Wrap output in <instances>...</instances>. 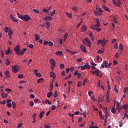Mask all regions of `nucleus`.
I'll list each match as a JSON object with an SVG mask.
<instances>
[{
    "label": "nucleus",
    "instance_id": "obj_1",
    "mask_svg": "<svg viewBox=\"0 0 128 128\" xmlns=\"http://www.w3.org/2000/svg\"><path fill=\"white\" fill-rule=\"evenodd\" d=\"M17 16L19 18L22 20H24V22H28L30 20V16L28 15H22L19 13L17 14Z\"/></svg>",
    "mask_w": 128,
    "mask_h": 128
},
{
    "label": "nucleus",
    "instance_id": "obj_2",
    "mask_svg": "<svg viewBox=\"0 0 128 128\" xmlns=\"http://www.w3.org/2000/svg\"><path fill=\"white\" fill-rule=\"evenodd\" d=\"M14 52H16V54L18 56H20V46L17 45L16 46V48H14Z\"/></svg>",
    "mask_w": 128,
    "mask_h": 128
},
{
    "label": "nucleus",
    "instance_id": "obj_3",
    "mask_svg": "<svg viewBox=\"0 0 128 128\" xmlns=\"http://www.w3.org/2000/svg\"><path fill=\"white\" fill-rule=\"evenodd\" d=\"M83 44H86L87 46H88L89 48H90L92 46V44L90 43V42L88 39L86 38H84L83 40Z\"/></svg>",
    "mask_w": 128,
    "mask_h": 128
},
{
    "label": "nucleus",
    "instance_id": "obj_4",
    "mask_svg": "<svg viewBox=\"0 0 128 128\" xmlns=\"http://www.w3.org/2000/svg\"><path fill=\"white\" fill-rule=\"evenodd\" d=\"M4 30L6 34H8V36H12V34H14V32H12V30H11L10 28H8V27L5 28Z\"/></svg>",
    "mask_w": 128,
    "mask_h": 128
},
{
    "label": "nucleus",
    "instance_id": "obj_5",
    "mask_svg": "<svg viewBox=\"0 0 128 128\" xmlns=\"http://www.w3.org/2000/svg\"><path fill=\"white\" fill-rule=\"evenodd\" d=\"M10 18L14 22H18V20H16V17L14 16V15L10 14Z\"/></svg>",
    "mask_w": 128,
    "mask_h": 128
},
{
    "label": "nucleus",
    "instance_id": "obj_6",
    "mask_svg": "<svg viewBox=\"0 0 128 128\" xmlns=\"http://www.w3.org/2000/svg\"><path fill=\"white\" fill-rule=\"evenodd\" d=\"M80 48L82 50V52H86V48H84V45H81L80 46Z\"/></svg>",
    "mask_w": 128,
    "mask_h": 128
},
{
    "label": "nucleus",
    "instance_id": "obj_7",
    "mask_svg": "<svg viewBox=\"0 0 128 128\" xmlns=\"http://www.w3.org/2000/svg\"><path fill=\"white\" fill-rule=\"evenodd\" d=\"M12 71L15 74L18 72V67H16V66H14L12 67Z\"/></svg>",
    "mask_w": 128,
    "mask_h": 128
},
{
    "label": "nucleus",
    "instance_id": "obj_8",
    "mask_svg": "<svg viewBox=\"0 0 128 128\" xmlns=\"http://www.w3.org/2000/svg\"><path fill=\"white\" fill-rule=\"evenodd\" d=\"M44 20H52V16H46L44 18Z\"/></svg>",
    "mask_w": 128,
    "mask_h": 128
},
{
    "label": "nucleus",
    "instance_id": "obj_9",
    "mask_svg": "<svg viewBox=\"0 0 128 128\" xmlns=\"http://www.w3.org/2000/svg\"><path fill=\"white\" fill-rule=\"evenodd\" d=\"M112 4H114V6H120V4L118 3V2H116L115 0H112Z\"/></svg>",
    "mask_w": 128,
    "mask_h": 128
},
{
    "label": "nucleus",
    "instance_id": "obj_10",
    "mask_svg": "<svg viewBox=\"0 0 128 128\" xmlns=\"http://www.w3.org/2000/svg\"><path fill=\"white\" fill-rule=\"evenodd\" d=\"M103 110L105 114H108V116H110V111L108 110V108H104L103 109Z\"/></svg>",
    "mask_w": 128,
    "mask_h": 128
},
{
    "label": "nucleus",
    "instance_id": "obj_11",
    "mask_svg": "<svg viewBox=\"0 0 128 128\" xmlns=\"http://www.w3.org/2000/svg\"><path fill=\"white\" fill-rule=\"evenodd\" d=\"M106 40L104 38L103 39L102 42H101V46L104 47L106 44V41H105Z\"/></svg>",
    "mask_w": 128,
    "mask_h": 128
},
{
    "label": "nucleus",
    "instance_id": "obj_12",
    "mask_svg": "<svg viewBox=\"0 0 128 128\" xmlns=\"http://www.w3.org/2000/svg\"><path fill=\"white\" fill-rule=\"evenodd\" d=\"M50 78H56V74L54 72H51L50 73Z\"/></svg>",
    "mask_w": 128,
    "mask_h": 128
},
{
    "label": "nucleus",
    "instance_id": "obj_13",
    "mask_svg": "<svg viewBox=\"0 0 128 128\" xmlns=\"http://www.w3.org/2000/svg\"><path fill=\"white\" fill-rule=\"evenodd\" d=\"M4 74H5V76H6V78H10V72L8 71V70L6 71L5 72Z\"/></svg>",
    "mask_w": 128,
    "mask_h": 128
},
{
    "label": "nucleus",
    "instance_id": "obj_14",
    "mask_svg": "<svg viewBox=\"0 0 128 128\" xmlns=\"http://www.w3.org/2000/svg\"><path fill=\"white\" fill-rule=\"evenodd\" d=\"M84 67L86 68H88V70H90V64L88 63H86L84 65Z\"/></svg>",
    "mask_w": 128,
    "mask_h": 128
},
{
    "label": "nucleus",
    "instance_id": "obj_15",
    "mask_svg": "<svg viewBox=\"0 0 128 128\" xmlns=\"http://www.w3.org/2000/svg\"><path fill=\"white\" fill-rule=\"evenodd\" d=\"M2 98H6L8 97V94H6V92L2 93Z\"/></svg>",
    "mask_w": 128,
    "mask_h": 128
},
{
    "label": "nucleus",
    "instance_id": "obj_16",
    "mask_svg": "<svg viewBox=\"0 0 128 128\" xmlns=\"http://www.w3.org/2000/svg\"><path fill=\"white\" fill-rule=\"evenodd\" d=\"M50 62L52 66H56V61L54 59H50Z\"/></svg>",
    "mask_w": 128,
    "mask_h": 128
},
{
    "label": "nucleus",
    "instance_id": "obj_17",
    "mask_svg": "<svg viewBox=\"0 0 128 128\" xmlns=\"http://www.w3.org/2000/svg\"><path fill=\"white\" fill-rule=\"evenodd\" d=\"M108 116H110V115H108V114H105V119L104 120V122L106 124V122H108Z\"/></svg>",
    "mask_w": 128,
    "mask_h": 128
},
{
    "label": "nucleus",
    "instance_id": "obj_18",
    "mask_svg": "<svg viewBox=\"0 0 128 128\" xmlns=\"http://www.w3.org/2000/svg\"><path fill=\"white\" fill-rule=\"evenodd\" d=\"M102 8L104 10H106V12H110V9L106 7V6H102Z\"/></svg>",
    "mask_w": 128,
    "mask_h": 128
},
{
    "label": "nucleus",
    "instance_id": "obj_19",
    "mask_svg": "<svg viewBox=\"0 0 128 128\" xmlns=\"http://www.w3.org/2000/svg\"><path fill=\"white\" fill-rule=\"evenodd\" d=\"M44 12H46V14H49L50 13V9L44 8L42 10Z\"/></svg>",
    "mask_w": 128,
    "mask_h": 128
},
{
    "label": "nucleus",
    "instance_id": "obj_20",
    "mask_svg": "<svg viewBox=\"0 0 128 128\" xmlns=\"http://www.w3.org/2000/svg\"><path fill=\"white\" fill-rule=\"evenodd\" d=\"M56 54H58V56H62V54H63L62 52V51H58L56 52Z\"/></svg>",
    "mask_w": 128,
    "mask_h": 128
},
{
    "label": "nucleus",
    "instance_id": "obj_21",
    "mask_svg": "<svg viewBox=\"0 0 128 128\" xmlns=\"http://www.w3.org/2000/svg\"><path fill=\"white\" fill-rule=\"evenodd\" d=\"M26 48H24L23 50H22L21 52H20V56H22L24 52H26Z\"/></svg>",
    "mask_w": 128,
    "mask_h": 128
},
{
    "label": "nucleus",
    "instance_id": "obj_22",
    "mask_svg": "<svg viewBox=\"0 0 128 128\" xmlns=\"http://www.w3.org/2000/svg\"><path fill=\"white\" fill-rule=\"evenodd\" d=\"M104 96H102V95H100V97H99V100H98V104H100V100H104Z\"/></svg>",
    "mask_w": 128,
    "mask_h": 128
},
{
    "label": "nucleus",
    "instance_id": "obj_23",
    "mask_svg": "<svg viewBox=\"0 0 128 128\" xmlns=\"http://www.w3.org/2000/svg\"><path fill=\"white\" fill-rule=\"evenodd\" d=\"M44 112H40L39 116L40 118V120L42 118V116H44Z\"/></svg>",
    "mask_w": 128,
    "mask_h": 128
},
{
    "label": "nucleus",
    "instance_id": "obj_24",
    "mask_svg": "<svg viewBox=\"0 0 128 128\" xmlns=\"http://www.w3.org/2000/svg\"><path fill=\"white\" fill-rule=\"evenodd\" d=\"M86 30V26H83L82 28V32H84Z\"/></svg>",
    "mask_w": 128,
    "mask_h": 128
},
{
    "label": "nucleus",
    "instance_id": "obj_25",
    "mask_svg": "<svg viewBox=\"0 0 128 128\" xmlns=\"http://www.w3.org/2000/svg\"><path fill=\"white\" fill-rule=\"evenodd\" d=\"M92 28L93 30H96L98 29V26L96 24V25H92Z\"/></svg>",
    "mask_w": 128,
    "mask_h": 128
},
{
    "label": "nucleus",
    "instance_id": "obj_26",
    "mask_svg": "<svg viewBox=\"0 0 128 128\" xmlns=\"http://www.w3.org/2000/svg\"><path fill=\"white\" fill-rule=\"evenodd\" d=\"M66 15L67 16H68V18H72V15L70 13L66 12Z\"/></svg>",
    "mask_w": 128,
    "mask_h": 128
},
{
    "label": "nucleus",
    "instance_id": "obj_27",
    "mask_svg": "<svg viewBox=\"0 0 128 128\" xmlns=\"http://www.w3.org/2000/svg\"><path fill=\"white\" fill-rule=\"evenodd\" d=\"M10 60H8V59H6V66H10Z\"/></svg>",
    "mask_w": 128,
    "mask_h": 128
},
{
    "label": "nucleus",
    "instance_id": "obj_28",
    "mask_svg": "<svg viewBox=\"0 0 128 128\" xmlns=\"http://www.w3.org/2000/svg\"><path fill=\"white\" fill-rule=\"evenodd\" d=\"M96 26L98 28H100V20L96 19Z\"/></svg>",
    "mask_w": 128,
    "mask_h": 128
},
{
    "label": "nucleus",
    "instance_id": "obj_29",
    "mask_svg": "<svg viewBox=\"0 0 128 128\" xmlns=\"http://www.w3.org/2000/svg\"><path fill=\"white\" fill-rule=\"evenodd\" d=\"M52 96V92H50L48 94H47V96L48 98H50Z\"/></svg>",
    "mask_w": 128,
    "mask_h": 128
},
{
    "label": "nucleus",
    "instance_id": "obj_30",
    "mask_svg": "<svg viewBox=\"0 0 128 128\" xmlns=\"http://www.w3.org/2000/svg\"><path fill=\"white\" fill-rule=\"evenodd\" d=\"M112 110H111L113 114H116V108L114 107H112Z\"/></svg>",
    "mask_w": 128,
    "mask_h": 128
},
{
    "label": "nucleus",
    "instance_id": "obj_31",
    "mask_svg": "<svg viewBox=\"0 0 128 128\" xmlns=\"http://www.w3.org/2000/svg\"><path fill=\"white\" fill-rule=\"evenodd\" d=\"M94 14H96V16H100V14H102V12H98V11H95Z\"/></svg>",
    "mask_w": 128,
    "mask_h": 128
},
{
    "label": "nucleus",
    "instance_id": "obj_32",
    "mask_svg": "<svg viewBox=\"0 0 128 128\" xmlns=\"http://www.w3.org/2000/svg\"><path fill=\"white\" fill-rule=\"evenodd\" d=\"M36 40H40V36L38 34H35Z\"/></svg>",
    "mask_w": 128,
    "mask_h": 128
},
{
    "label": "nucleus",
    "instance_id": "obj_33",
    "mask_svg": "<svg viewBox=\"0 0 128 128\" xmlns=\"http://www.w3.org/2000/svg\"><path fill=\"white\" fill-rule=\"evenodd\" d=\"M119 46H120V47H119L120 50H124V45H122V44H120Z\"/></svg>",
    "mask_w": 128,
    "mask_h": 128
},
{
    "label": "nucleus",
    "instance_id": "obj_34",
    "mask_svg": "<svg viewBox=\"0 0 128 128\" xmlns=\"http://www.w3.org/2000/svg\"><path fill=\"white\" fill-rule=\"evenodd\" d=\"M46 28H50V22H46Z\"/></svg>",
    "mask_w": 128,
    "mask_h": 128
},
{
    "label": "nucleus",
    "instance_id": "obj_35",
    "mask_svg": "<svg viewBox=\"0 0 128 128\" xmlns=\"http://www.w3.org/2000/svg\"><path fill=\"white\" fill-rule=\"evenodd\" d=\"M42 80H44V78H40L38 80V81H37L38 84H40V82H41Z\"/></svg>",
    "mask_w": 128,
    "mask_h": 128
},
{
    "label": "nucleus",
    "instance_id": "obj_36",
    "mask_svg": "<svg viewBox=\"0 0 128 128\" xmlns=\"http://www.w3.org/2000/svg\"><path fill=\"white\" fill-rule=\"evenodd\" d=\"M54 14H56V10H53L52 11V12L50 14V16H54Z\"/></svg>",
    "mask_w": 128,
    "mask_h": 128
},
{
    "label": "nucleus",
    "instance_id": "obj_37",
    "mask_svg": "<svg viewBox=\"0 0 128 128\" xmlns=\"http://www.w3.org/2000/svg\"><path fill=\"white\" fill-rule=\"evenodd\" d=\"M95 74H97V76H100V74H99L100 70L96 69V70H95Z\"/></svg>",
    "mask_w": 128,
    "mask_h": 128
},
{
    "label": "nucleus",
    "instance_id": "obj_38",
    "mask_svg": "<svg viewBox=\"0 0 128 128\" xmlns=\"http://www.w3.org/2000/svg\"><path fill=\"white\" fill-rule=\"evenodd\" d=\"M60 68H61V70H62V68H64V64H60Z\"/></svg>",
    "mask_w": 128,
    "mask_h": 128
},
{
    "label": "nucleus",
    "instance_id": "obj_39",
    "mask_svg": "<svg viewBox=\"0 0 128 128\" xmlns=\"http://www.w3.org/2000/svg\"><path fill=\"white\" fill-rule=\"evenodd\" d=\"M81 86H82V82L80 81H78V88H80Z\"/></svg>",
    "mask_w": 128,
    "mask_h": 128
},
{
    "label": "nucleus",
    "instance_id": "obj_40",
    "mask_svg": "<svg viewBox=\"0 0 128 128\" xmlns=\"http://www.w3.org/2000/svg\"><path fill=\"white\" fill-rule=\"evenodd\" d=\"M33 11L34 12H35L36 14H40V11H38V10L36 9H34Z\"/></svg>",
    "mask_w": 128,
    "mask_h": 128
},
{
    "label": "nucleus",
    "instance_id": "obj_41",
    "mask_svg": "<svg viewBox=\"0 0 128 128\" xmlns=\"http://www.w3.org/2000/svg\"><path fill=\"white\" fill-rule=\"evenodd\" d=\"M114 90H115V92H117V94H118V89L116 88V85H115V86H114Z\"/></svg>",
    "mask_w": 128,
    "mask_h": 128
},
{
    "label": "nucleus",
    "instance_id": "obj_42",
    "mask_svg": "<svg viewBox=\"0 0 128 128\" xmlns=\"http://www.w3.org/2000/svg\"><path fill=\"white\" fill-rule=\"evenodd\" d=\"M10 52V48H8V50L6 52L5 54L6 55L9 54Z\"/></svg>",
    "mask_w": 128,
    "mask_h": 128
},
{
    "label": "nucleus",
    "instance_id": "obj_43",
    "mask_svg": "<svg viewBox=\"0 0 128 128\" xmlns=\"http://www.w3.org/2000/svg\"><path fill=\"white\" fill-rule=\"evenodd\" d=\"M50 88H52V90H50V92H52L54 90V84L52 83L50 84Z\"/></svg>",
    "mask_w": 128,
    "mask_h": 128
},
{
    "label": "nucleus",
    "instance_id": "obj_44",
    "mask_svg": "<svg viewBox=\"0 0 128 128\" xmlns=\"http://www.w3.org/2000/svg\"><path fill=\"white\" fill-rule=\"evenodd\" d=\"M82 114L84 115V118H86V111L85 110L84 112L82 113Z\"/></svg>",
    "mask_w": 128,
    "mask_h": 128
},
{
    "label": "nucleus",
    "instance_id": "obj_45",
    "mask_svg": "<svg viewBox=\"0 0 128 128\" xmlns=\"http://www.w3.org/2000/svg\"><path fill=\"white\" fill-rule=\"evenodd\" d=\"M36 76L38 78H40L42 76V74L40 73H38V74H36Z\"/></svg>",
    "mask_w": 128,
    "mask_h": 128
},
{
    "label": "nucleus",
    "instance_id": "obj_46",
    "mask_svg": "<svg viewBox=\"0 0 128 128\" xmlns=\"http://www.w3.org/2000/svg\"><path fill=\"white\" fill-rule=\"evenodd\" d=\"M4 50H2L1 51V56H2V58H4Z\"/></svg>",
    "mask_w": 128,
    "mask_h": 128
},
{
    "label": "nucleus",
    "instance_id": "obj_47",
    "mask_svg": "<svg viewBox=\"0 0 128 128\" xmlns=\"http://www.w3.org/2000/svg\"><path fill=\"white\" fill-rule=\"evenodd\" d=\"M18 78H24V75L22 74H20L18 75Z\"/></svg>",
    "mask_w": 128,
    "mask_h": 128
},
{
    "label": "nucleus",
    "instance_id": "obj_48",
    "mask_svg": "<svg viewBox=\"0 0 128 128\" xmlns=\"http://www.w3.org/2000/svg\"><path fill=\"white\" fill-rule=\"evenodd\" d=\"M128 87L125 88L124 91V94H126V92H128Z\"/></svg>",
    "mask_w": 128,
    "mask_h": 128
},
{
    "label": "nucleus",
    "instance_id": "obj_49",
    "mask_svg": "<svg viewBox=\"0 0 128 128\" xmlns=\"http://www.w3.org/2000/svg\"><path fill=\"white\" fill-rule=\"evenodd\" d=\"M104 68H108V62L105 61L104 62Z\"/></svg>",
    "mask_w": 128,
    "mask_h": 128
},
{
    "label": "nucleus",
    "instance_id": "obj_50",
    "mask_svg": "<svg viewBox=\"0 0 128 128\" xmlns=\"http://www.w3.org/2000/svg\"><path fill=\"white\" fill-rule=\"evenodd\" d=\"M88 82V80H86V79L84 80L83 83H82V84L84 86H86V82Z\"/></svg>",
    "mask_w": 128,
    "mask_h": 128
},
{
    "label": "nucleus",
    "instance_id": "obj_51",
    "mask_svg": "<svg viewBox=\"0 0 128 128\" xmlns=\"http://www.w3.org/2000/svg\"><path fill=\"white\" fill-rule=\"evenodd\" d=\"M122 120L121 122H119V126L120 128H122Z\"/></svg>",
    "mask_w": 128,
    "mask_h": 128
},
{
    "label": "nucleus",
    "instance_id": "obj_52",
    "mask_svg": "<svg viewBox=\"0 0 128 128\" xmlns=\"http://www.w3.org/2000/svg\"><path fill=\"white\" fill-rule=\"evenodd\" d=\"M6 92H12V90L10 89V88H6L5 90Z\"/></svg>",
    "mask_w": 128,
    "mask_h": 128
},
{
    "label": "nucleus",
    "instance_id": "obj_53",
    "mask_svg": "<svg viewBox=\"0 0 128 128\" xmlns=\"http://www.w3.org/2000/svg\"><path fill=\"white\" fill-rule=\"evenodd\" d=\"M34 102H32V101L30 102V106H34Z\"/></svg>",
    "mask_w": 128,
    "mask_h": 128
},
{
    "label": "nucleus",
    "instance_id": "obj_54",
    "mask_svg": "<svg viewBox=\"0 0 128 128\" xmlns=\"http://www.w3.org/2000/svg\"><path fill=\"white\" fill-rule=\"evenodd\" d=\"M104 52H102L101 50H99L98 51V54H104Z\"/></svg>",
    "mask_w": 128,
    "mask_h": 128
},
{
    "label": "nucleus",
    "instance_id": "obj_55",
    "mask_svg": "<svg viewBox=\"0 0 128 128\" xmlns=\"http://www.w3.org/2000/svg\"><path fill=\"white\" fill-rule=\"evenodd\" d=\"M68 34L66 33L64 36V38H68Z\"/></svg>",
    "mask_w": 128,
    "mask_h": 128
},
{
    "label": "nucleus",
    "instance_id": "obj_56",
    "mask_svg": "<svg viewBox=\"0 0 128 128\" xmlns=\"http://www.w3.org/2000/svg\"><path fill=\"white\" fill-rule=\"evenodd\" d=\"M54 66H56V65H51V66H50L51 70H54Z\"/></svg>",
    "mask_w": 128,
    "mask_h": 128
},
{
    "label": "nucleus",
    "instance_id": "obj_57",
    "mask_svg": "<svg viewBox=\"0 0 128 128\" xmlns=\"http://www.w3.org/2000/svg\"><path fill=\"white\" fill-rule=\"evenodd\" d=\"M92 94H94V92H92V91H89L88 92V94L90 96H92Z\"/></svg>",
    "mask_w": 128,
    "mask_h": 128
},
{
    "label": "nucleus",
    "instance_id": "obj_58",
    "mask_svg": "<svg viewBox=\"0 0 128 128\" xmlns=\"http://www.w3.org/2000/svg\"><path fill=\"white\" fill-rule=\"evenodd\" d=\"M0 92H4V86H0Z\"/></svg>",
    "mask_w": 128,
    "mask_h": 128
},
{
    "label": "nucleus",
    "instance_id": "obj_59",
    "mask_svg": "<svg viewBox=\"0 0 128 128\" xmlns=\"http://www.w3.org/2000/svg\"><path fill=\"white\" fill-rule=\"evenodd\" d=\"M12 104L14 108H16V102L13 101L12 102Z\"/></svg>",
    "mask_w": 128,
    "mask_h": 128
},
{
    "label": "nucleus",
    "instance_id": "obj_60",
    "mask_svg": "<svg viewBox=\"0 0 128 128\" xmlns=\"http://www.w3.org/2000/svg\"><path fill=\"white\" fill-rule=\"evenodd\" d=\"M28 48H34V44H29Z\"/></svg>",
    "mask_w": 128,
    "mask_h": 128
},
{
    "label": "nucleus",
    "instance_id": "obj_61",
    "mask_svg": "<svg viewBox=\"0 0 128 128\" xmlns=\"http://www.w3.org/2000/svg\"><path fill=\"white\" fill-rule=\"evenodd\" d=\"M68 116H71V118H74V114H71L70 113L68 114Z\"/></svg>",
    "mask_w": 128,
    "mask_h": 128
},
{
    "label": "nucleus",
    "instance_id": "obj_62",
    "mask_svg": "<svg viewBox=\"0 0 128 128\" xmlns=\"http://www.w3.org/2000/svg\"><path fill=\"white\" fill-rule=\"evenodd\" d=\"M82 58H78L77 60V62H82Z\"/></svg>",
    "mask_w": 128,
    "mask_h": 128
},
{
    "label": "nucleus",
    "instance_id": "obj_63",
    "mask_svg": "<svg viewBox=\"0 0 128 128\" xmlns=\"http://www.w3.org/2000/svg\"><path fill=\"white\" fill-rule=\"evenodd\" d=\"M34 98V94H31L30 96V98Z\"/></svg>",
    "mask_w": 128,
    "mask_h": 128
},
{
    "label": "nucleus",
    "instance_id": "obj_64",
    "mask_svg": "<svg viewBox=\"0 0 128 128\" xmlns=\"http://www.w3.org/2000/svg\"><path fill=\"white\" fill-rule=\"evenodd\" d=\"M124 110H125V108H128V104L124 105Z\"/></svg>",
    "mask_w": 128,
    "mask_h": 128
}]
</instances>
